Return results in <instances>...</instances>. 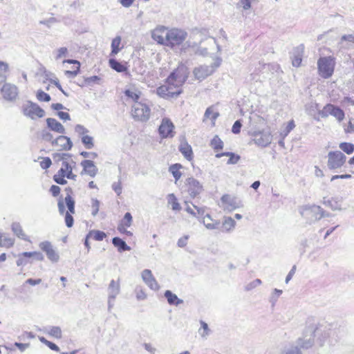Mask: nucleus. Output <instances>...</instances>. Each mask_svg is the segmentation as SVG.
I'll return each instance as SVG.
<instances>
[{
  "instance_id": "nucleus-64",
  "label": "nucleus",
  "mask_w": 354,
  "mask_h": 354,
  "mask_svg": "<svg viewBox=\"0 0 354 354\" xmlns=\"http://www.w3.org/2000/svg\"><path fill=\"white\" fill-rule=\"evenodd\" d=\"M342 41H347L350 43L354 44V35H344L342 37Z\"/></svg>"
},
{
  "instance_id": "nucleus-34",
  "label": "nucleus",
  "mask_w": 354,
  "mask_h": 354,
  "mask_svg": "<svg viewBox=\"0 0 354 354\" xmlns=\"http://www.w3.org/2000/svg\"><path fill=\"white\" fill-rule=\"evenodd\" d=\"M183 165L180 163H175L169 166V171L174 176L175 181L179 180L182 176L181 169Z\"/></svg>"
},
{
  "instance_id": "nucleus-33",
  "label": "nucleus",
  "mask_w": 354,
  "mask_h": 354,
  "mask_svg": "<svg viewBox=\"0 0 354 354\" xmlns=\"http://www.w3.org/2000/svg\"><path fill=\"white\" fill-rule=\"evenodd\" d=\"M193 73L195 79L199 81L203 80L209 75L208 69L203 66L194 68Z\"/></svg>"
},
{
  "instance_id": "nucleus-59",
  "label": "nucleus",
  "mask_w": 354,
  "mask_h": 354,
  "mask_svg": "<svg viewBox=\"0 0 354 354\" xmlns=\"http://www.w3.org/2000/svg\"><path fill=\"white\" fill-rule=\"evenodd\" d=\"M68 53V49L66 47H62L57 50V54L56 56L57 59H60L61 57L65 56Z\"/></svg>"
},
{
  "instance_id": "nucleus-23",
  "label": "nucleus",
  "mask_w": 354,
  "mask_h": 354,
  "mask_svg": "<svg viewBox=\"0 0 354 354\" xmlns=\"http://www.w3.org/2000/svg\"><path fill=\"white\" fill-rule=\"evenodd\" d=\"M254 142L259 146L266 147L271 142L270 135L262 132H258L255 133Z\"/></svg>"
},
{
  "instance_id": "nucleus-53",
  "label": "nucleus",
  "mask_w": 354,
  "mask_h": 354,
  "mask_svg": "<svg viewBox=\"0 0 354 354\" xmlns=\"http://www.w3.org/2000/svg\"><path fill=\"white\" fill-rule=\"evenodd\" d=\"M242 127V124H241V122L240 120H236L232 127V133H235V134H238L240 133L241 131V128Z\"/></svg>"
},
{
  "instance_id": "nucleus-42",
  "label": "nucleus",
  "mask_w": 354,
  "mask_h": 354,
  "mask_svg": "<svg viewBox=\"0 0 354 354\" xmlns=\"http://www.w3.org/2000/svg\"><path fill=\"white\" fill-rule=\"evenodd\" d=\"M219 225V230L223 232H229L234 229L236 223H216Z\"/></svg>"
},
{
  "instance_id": "nucleus-61",
  "label": "nucleus",
  "mask_w": 354,
  "mask_h": 354,
  "mask_svg": "<svg viewBox=\"0 0 354 354\" xmlns=\"http://www.w3.org/2000/svg\"><path fill=\"white\" fill-rule=\"evenodd\" d=\"M296 271V266H293L288 275L286 277V283H288L292 279V276L295 274Z\"/></svg>"
},
{
  "instance_id": "nucleus-6",
  "label": "nucleus",
  "mask_w": 354,
  "mask_h": 354,
  "mask_svg": "<svg viewBox=\"0 0 354 354\" xmlns=\"http://www.w3.org/2000/svg\"><path fill=\"white\" fill-rule=\"evenodd\" d=\"M336 62L333 56L321 57L317 60V71L324 79L331 77L334 73Z\"/></svg>"
},
{
  "instance_id": "nucleus-30",
  "label": "nucleus",
  "mask_w": 354,
  "mask_h": 354,
  "mask_svg": "<svg viewBox=\"0 0 354 354\" xmlns=\"http://www.w3.org/2000/svg\"><path fill=\"white\" fill-rule=\"evenodd\" d=\"M15 244V239L4 232H0V247L10 248Z\"/></svg>"
},
{
  "instance_id": "nucleus-52",
  "label": "nucleus",
  "mask_w": 354,
  "mask_h": 354,
  "mask_svg": "<svg viewBox=\"0 0 354 354\" xmlns=\"http://www.w3.org/2000/svg\"><path fill=\"white\" fill-rule=\"evenodd\" d=\"M52 164L51 160L48 157L44 158L41 161H40V166L42 169H46L50 167Z\"/></svg>"
},
{
  "instance_id": "nucleus-21",
  "label": "nucleus",
  "mask_w": 354,
  "mask_h": 354,
  "mask_svg": "<svg viewBox=\"0 0 354 354\" xmlns=\"http://www.w3.org/2000/svg\"><path fill=\"white\" fill-rule=\"evenodd\" d=\"M219 116V113L216 110L214 106H210L205 110L203 122L207 120H211L212 126L214 127L216 125V120Z\"/></svg>"
},
{
  "instance_id": "nucleus-55",
  "label": "nucleus",
  "mask_w": 354,
  "mask_h": 354,
  "mask_svg": "<svg viewBox=\"0 0 354 354\" xmlns=\"http://www.w3.org/2000/svg\"><path fill=\"white\" fill-rule=\"evenodd\" d=\"M136 298L138 300H145L147 298V295L142 288H136Z\"/></svg>"
},
{
  "instance_id": "nucleus-46",
  "label": "nucleus",
  "mask_w": 354,
  "mask_h": 354,
  "mask_svg": "<svg viewBox=\"0 0 354 354\" xmlns=\"http://www.w3.org/2000/svg\"><path fill=\"white\" fill-rule=\"evenodd\" d=\"M9 71V65L7 62L0 61V77L4 80L6 79V74Z\"/></svg>"
},
{
  "instance_id": "nucleus-20",
  "label": "nucleus",
  "mask_w": 354,
  "mask_h": 354,
  "mask_svg": "<svg viewBox=\"0 0 354 354\" xmlns=\"http://www.w3.org/2000/svg\"><path fill=\"white\" fill-rule=\"evenodd\" d=\"M83 167L82 174H86L91 177H94L97 173V168L94 165V162L90 160H85L81 162Z\"/></svg>"
},
{
  "instance_id": "nucleus-2",
  "label": "nucleus",
  "mask_w": 354,
  "mask_h": 354,
  "mask_svg": "<svg viewBox=\"0 0 354 354\" xmlns=\"http://www.w3.org/2000/svg\"><path fill=\"white\" fill-rule=\"evenodd\" d=\"M151 37L158 44L173 49L184 43L187 37V32L178 28L158 26L152 30Z\"/></svg>"
},
{
  "instance_id": "nucleus-15",
  "label": "nucleus",
  "mask_w": 354,
  "mask_h": 354,
  "mask_svg": "<svg viewBox=\"0 0 354 354\" xmlns=\"http://www.w3.org/2000/svg\"><path fill=\"white\" fill-rule=\"evenodd\" d=\"M322 113L325 116L333 115L337 120L342 121L344 120L345 114L342 109L332 104H327L324 106Z\"/></svg>"
},
{
  "instance_id": "nucleus-50",
  "label": "nucleus",
  "mask_w": 354,
  "mask_h": 354,
  "mask_svg": "<svg viewBox=\"0 0 354 354\" xmlns=\"http://www.w3.org/2000/svg\"><path fill=\"white\" fill-rule=\"evenodd\" d=\"M100 202L97 199H93L91 205V212L93 215H96L99 211Z\"/></svg>"
},
{
  "instance_id": "nucleus-31",
  "label": "nucleus",
  "mask_w": 354,
  "mask_h": 354,
  "mask_svg": "<svg viewBox=\"0 0 354 354\" xmlns=\"http://www.w3.org/2000/svg\"><path fill=\"white\" fill-rule=\"evenodd\" d=\"M12 230L19 239L31 242L28 236L23 231L19 223H13L12 225Z\"/></svg>"
},
{
  "instance_id": "nucleus-54",
  "label": "nucleus",
  "mask_w": 354,
  "mask_h": 354,
  "mask_svg": "<svg viewBox=\"0 0 354 354\" xmlns=\"http://www.w3.org/2000/svg\"><path fill=\"white\" fill-rule=\"evenodd\" d=\"M61 189L59 186L53 185L50 188V192L54 197H57L59 195Z\"/></svg>"
},
{
  "instance_id": "nucleus-24",
  "label": "nucleus",
  "mask_w": 354,
  "mask_h": 354,
  "mask_svg": "<svg viewBox=\"0 0 354 354\" xmlns=\"http://www.w3.org/2000/svg\"><path fill=\"white\" fill-rule=\"evenodd\" d=\"M279 354H303V353L295 344L289 343L281 347Z\"/></svg>"
},
{
  "instance_id": "nucleus-49",
  "label": "nucleus",
  "mask_w": 354,
  "mask_h": 354,
  "mask_svg": "<svg viewBox=\"0 0 354 354\" xmlns=\"http://www.w3.org/2000/svg\"><path fill=\"white\" fill-rule=\"evenodd\" d=\"M82 141L86 149H91L93 147V138L89 136H84L82 138Z\"/></svg>"
},
{
  "instance_id": "nucleus-16",
  "label": "nucleus",
  "mask_w": 354,
  "mask_h": 354,
  "mask_svg": "<svg viewBox=\"0 0 354 354\" xmlns=\"http://www.w3.org/2000/svg\"><path fill=\"white\" fill-rule=\"evenodd\" d=\"M141 277L145 283L152 290L157 291L160 286L153 277L151 271L149 269H145L141 272Z\"/></svg>"
},
{
  "instance_id": "nucleus-62",
  "label": "nucleus",
  "mask_w": 354,
  "mask_h": 354,
  "mask_svg": "<svg viewBox=\"0 0 354 354\" xmlns=\"http://www.w3.org/2000/svg\"><path fill=\"white\" fill-rule=\"evenodd\" d=\"M57 115L59 118L64 121L70 120V115L67 112L59 111Z\"/></svg>"
},
{
  "instance_id": "nucleus-28",
  "label": "nucleus",
  "mask_w": 354,
  "mask_h": 354,
  "mask_svg": "<svg viewBox=\"0 0 354 354\" xmlns=\"http://www.w3.org/2000/svg\"><path fill=\"white\" fill-rule=\"evenodd\" d=\"M209 145L216 153H221V151L224 148L223 141L217 135L214 136L210 140Z\"/></svg>"
},
{
  "instance_id": "nucleus-12",
  "label": "nucleus",
  "mask_w": 354,
  "mask_h": 354,
  "mask_svg": "<svg viewBox=\"0 0 354 354\" xmlns=\"http://www.w3.org/2000/svg\"><path fill=\"white\" fill-rule=\"evenodd\" d=\"M108 292V310L111 311L114 306L115 299L120 292V280L112 279L107 288Z\"/></svg>"
},
{
  "instance_id": "nucleus-27",
  "label": "nucleus",
  "mask_w": 354,
  "mask_h": 354,
  "mask_svg": "<svg viewBox=\"0 0 354 354\" xmlns=\"http://www.w3.org/2000/svg\"><path fill=\"white\" fill-rule=\"evenodd\" d=\"M63 62L73 64V66H72V70L66 71L65 75L71 77H75L79 73L80 70V62L75 59H66Z\"/></svg>"
},
{
  "instance_id": "nucleus-17",
  "label": "nucleus",
  "mask_w": 354,
  "mask_h": 354,
  "mask_svg": "<svg viewBox=\"0 0 354 354\" xmlns=\"http://www.w3.org/2000/svg\"><path fill=\"white\" fill-rule=\"evenodd\" d=\"M322 328V330L320 333H315V338L319 344L320 346H323L326 342L328 338L331 335L333 331L328 328L326 326L316 324V330Z\"/></svg>"
},
{
  "instance_id": "nucleus-43",
  "label": "nucleus",
  "mask_w": 354,
  "mask_h": 354,
  "mask_svg": "<svg viewBox=\"0 0 354 354\" xmlns=\"http://www.w3.org/2000/svg\"><path fill=\"white\" fill-rule=\"evenodd\" d=\"M124 94L127 97L129 98H131L133 101L138 102L140 96V93L137 90H131V89H127L124 91Z\"/></svg>"
},
{
  "instance_id": "nucleus-48",
  "label": "nucleus",
  "mask_w": 354,
  "mask_h": 354,
  "mask_svg": "<svg viewBox=\"0 0 354 354\" xmlns=\"http://www.w3.org/2000/svg\"><path fill=\"white\" fill-rule=\"evenodd\" d=\"M36 96L40 102H49L51 100L50 96L41 90L37 91Z\"/></svg>"
},
{
  "instance_id": "nucleus-7",
  "label": "nucleus",
  "mask_w": 354,
  "mask_h": 354,
  "mask_svg": "<svg viewBox=\"0 0 354 354\" xmlns=\"http://www.w3.org/2000/svg\"><path fill=\"white\" fill-rule=\"evenodd\" d=\"M327 167L330 170H336L344 166L346 156L340 151H330L327 156Z\"/></svg>"
},
{
  "instance_id": "nucleus-26",
  "label": "nucleus",
  "mask_w": 354,
  "mask_h": 354,
  "mask_svg": "<svg viewBox=\"0 0 354 354\" xmlns=\"http://www.w3.org/2000/svg\"><path fill=\"white\" fill-rule=\"evenodd\" d=\"M179 151L187 160L192 161L193 160L194 153L192 148L187 142H182L179 146Z\"/></svg>"
},
{
  "instance_id": "nucleus-45",
  "label": "nucleus",
  "mask_w": 354,
  "mask_h": 354,
  "mask_svg": "<svg viewBox=\"0 0 354 354\" xmlns=\"http://www.w3.org/2000/svg\"><path fill=\"white\" fill-rule=\"evenodd\" d=\"M131 223H120L118 226V230L121 234H125L128 236H131L133 234L132 232L128 230L127 229L130 227Z\"/></svg>"
},
{
  "instance_id": "nucleus-51",
  "label": "nucleus",
  "mask_w": 354,
  "mask_h": 354,
  "mask_svg": "<svg viewBox=\"0 0 354 354\" xmlns=\"http://www.w3.org/2000/svg\"><path fill=\"white\" fill-rule=\"evenodd\" d=\"M26 256H29L35 258L37 261H43L44 259V257L42 254L41 252L34 251V252H29V253H25Z\"/></svg>"
},
{
  "instance_id": "nucleus-14",
  "label": "nucleus",
  "mask_w": 354,
  "mask_h": 354,
  "mask_svg": "<svg viewBox=\"0 0 354 354\" xmlns=\"http://www.w3.org/2000/svg\"><path fill=\"white\" fill-rule=\"evenodd\" d=\"M39 248L46 253L47 258L53 263L59 259V255L50 241H42L39 245Z\"/></svg>"
},
{
  "instance_id": "nucleus-8",
  "label": "nucleus",
  "mask_w": 354,
  "mask_h": 354,
  "mask_svg": "<svg viewBox=\"0 0 354 354\" xmlns=\"http://www.w3.org/2000/svg\"><path fill=\"white\" fill-rule=\"evenodd\" d=\"M131 115L138 122H145L151 116V109L146 104L137 102L131 109Z\"/></svg>"
},
{
  "instance_id": "nucleus-63",
  "label": "nucleus",
  "mask_w": 354,
  "mask_h": 354,
  "mask_svg": "<svg viewBox=\"0 0 354 354\" xmlns=\"http://www.w3.org/2000/svg\"><path fill=\"white\" fill-rule=\"evenodd\" d=\"M302 62V59L300 56H295L292 61V65L295 67H299Z\"/></svg>"
},
{
  "instance_id": "nucleus-44",
  "label": "nucleus",
  "mask_w": 354,
  "mask_h": 354,
  "mask_svg": "<svg viewBox=\"0 0 354 354\" xmlns=\"http://www.w3.org/2000/svg\"><path fill=\"white\" fill-rule=\"evenodd\" d=\"M47 333L57 339L62 338V330L59 326H50L47 330Z\"/></svg>"
},
{
  "instance_id": "nucleus-41",
  "label": "nucleus",
  "mask_w": 354,
  "mask_h": 354,
  "mask_svg": "<svg viewBox=\"0 0 354 354\" xmlns=\"http://www.w3.org/2000/svg\"><path fill=\"white\" fill-rule=\"evenodd\" d=\"M339 147L343 152L348 155H351L354 152V145L351 142H340Z\"/></svg>"
},
{
  "instance_id": "nucleus-9",
  "label": "nucleus",
  "mask_w": 354,
  "mask_h": 354,
  "mask_svg": "<svg viewBox=\"0 0 354 354\" xmlns=\"http://www.w3.org/2000/svg\"><path fill=\"white\" fill-rule=\"evenodd\" d=\"M21 111L25 116L32 120L39 119L45 115V111L43 109L37 104L30 101L22 106Z\"/></svg>"
},
{
  "instance_id": "nucleus-1",
  "label": "nucleus",
  "mask_w": 354,
  "mask_h": 354,
  "mask_svg": "<svg viewBox=\"0 0 354 354\" xmlns=\"http://www.w3.org/2000/svg\"><path fill=\"white\" fill-rule=\"evenodd\" d=\"M188 70L184 65H179L166 79L165 83L156 89L157 94L165 99L174 98L182 92V86L188 77Z\"/></svg>"
},
{
  "instance_id": "nucleus-29",
  "label": "nucleus",
  "mask_w": 354,
  "mask_h": 354,
  "mask_svg": "<svg viewBox=\"0 0 354 354\" xmlns=\"http://www.w3.org/2000/svg\"><path fill=\"white\" fill-rule=\"evenodd\" d=\"M122 39L120 36H117L113 39L111 41V56H115L122 48L123 45L122 44Z\"/></svg>"
},
{
  "instance_id": "nucleus-32",
  "label": "nucleus",
  "mask_w": 354,
  "mask_h": 354,
  "mask_svg": "<svg viewBox=\"0 0 354 354\" xmlns=\"http://www.w3.org/2000/svg\"><path fill=\"white\" fill-rule=\"evenodd\" d=\"M113 245L118 248L119 252L129 251L131 248L127 245L126 242L119 237H114L112 239Z\"/></svg>"
},
{
  "instance_id": "nucleus-60",
  "label": "nucleus",
  "mask_w": 354,
  "mask_h": 354,
  "mask_svg": "<svg viewBox=\"0 0 354 354\" xmlns=\"http://www.w3.org/2000/svg\"><path fill=\"white\" fill-rule=\"evenodd\" d=\"M188 238L189 236L186 235L179 239L177 243L178 246L180 248L185 247L187 245Z\"/></svg>"
},
{
  "instance_id": "nucleus-37",
  "label": "nucleus",
  "mask_w": 354,
  "mask_h": 354,
  "mask_svg": "<svg viewBox=\"0 0 354 354\" xmlns=\"http://www.w3.org/2000/svg\"><path fill=\"white\" fill-rule=\"evenodd\" d=\"M25 253H29V252H24L17 255V260L16 261V264L17 266H24L28 263H31L29 260L31 257L26 256Z\"/></svg>"
},
{
  "instance_id": "nucleus-36",
  "label": "nucleus",
  "mask_w": 354,
  "mask_h": 354,
  "mask_svg": "<svg viewBox=\"0 0 354 354\" xmlns=\"http://www.w3.org/2000/svg\"><path fill=\"white\" fill-rule=\"evenodd\" d=\"M223 156H227L229 157V160H227V164H236L239 160H240V156L235 154L232 152H223V153H218L216 154V157L219 158Z\"/></svg>"
},
{
  "instance_id": "nucleus-11",
  "label": "nucleus",
  "mask_w": 354,
  "mask_h": 354,
  "mask_svg": "<svg viewBox=\"0 0 354 354\" xmlns=\"http://www.w3.org/2000/svg\"><path fill=\"white\" fill-rule=\"evenodd\" d=\"M185 187V192L193 198L198 196L203 190L201 183L193 177L186 179Z\"/></svg>"
},
{
  "instance_id": "nucleus-47",
  "label": "nucleus",
  "mask_w": 354,
  "mask_h": 354,
  "mask_svg": "<svg viewBox=\"0 0 354 354\" xmlns=\"http://www.w3.org/2000/svg\"><path fill=\"white\" fill-rule=\"evenodd\" d=\"M295 127V121L293 120H290L286 125L285 129L281 133L283 137H286L288 133Z\"/></svg>"
},
{
  "instance_id": "nucleus-19",
  "label": "nucleus",
  "mask_w": 354,
  "mask_h": 354,
  "mask_svg": "<svg viewBox=\"0 0 354 354\" xmlns=\"http://www.w3.org/2000/svg\"><path fill=\"white\" fill-rule=\"evenodd\" d=\"M187 211L194 215L197 219L210 218L209 213L205 207H199L194 205L193 207H187Z\"/></svg>"
},
{
  "instance_id": "nucleus-18",
  "label": "nucleus",
  "mask_w": 354,
  "mask_h": 354,
  "mask_svg": "<svg viewBox=\"0 0 354 354\" xmlns=\"http://www.w3.org/2000/svg\"><path fill=\"white\" fill-rule=\"evenodd\" d=\"M53 145L59 151H68L71 149L73 144L69 138L59 136L53 142Z\"/></svg>"
},
{
  "instance_id": "nucleus-22",
  "label": "nucleus",
  "mask_w": 354,
  "mask_h": 354,
  "mask_svg": "<svg viewBox=\"0 0 354 354\" xmlns=\"http://www.w3.org/2000/svg\"><path fill=\"white\" fill-rule=\"evenodd\" d=\"M48 127L53 131L63 134L65 132L64 126L55 118H48L46 119Z\"/></svg>"
},
{
  "instance_id": "nucleus-4",
  "label": "nucleus",
  "mask_w": 354,
  "mask_h": 354,
  "mask_svg": "<svg viewBox=\"0 0 354 354\" xmlns=\"http://www.w3.org/2000/svg\"><path fill=\"white\" fill-rule=\"evenodd\" d=\"M64 191L65 198L58 201L59 211L65 215V221H73V214L75 212L74 192L71 187H66Z\"/></svg>"
},
{
  "instance_id": "nucleus-58",
  "label": "nucleus",
  "mask_w": 354,
  "mask_h": 354,
  "mask_svg": "<svg viewBox=\"0 0 354 354\" xmlns=\"http://www.w3.org/2000/svg\"><path fill=\"white\" fill-rule=\"evenodd\" d=\"M15 346L17 348H18V349L21 352H24L26 348H28L30 346V344L29 343L24 344V343L15 342Z\"/></svg>"
},
{
  "instance_id": "nucleus-35",
  "label": "nucleus",
  "mask_w": 354,
  "mask_h": 354,
  "mask_svg": "<svg viewBox=\"0 0 354 354\" xmlns=\"http://www.w3.org/2000/svg\"><path fill=\"white\" fill-rule=\"evenodd\" d=\"M164 295L170 305L178 306L183 302L182 299L178 298L177 295L173 293L171 290H166Z\"/></svg>"
},
{
  "instance_id": "nucleus-5",
  "label": "nucleus",
  "mask_w": 354,
  "mask_h": 354,
  "mask_svg": "<svg viewBox=\"0 0 354 354\" xmlns=\"http://www.w3.org/2000/svg\"><path fill=\"white\" fill-rule=\"evenodd\" d=\"M316 330V324H310L307 325L304 330L302 337L297 339V340L294 342L299 348L301 350L308 349L311 348L315 342V333H320L322 329L319 328Z\"/></svg>"
},
{
  "instance_id": "nucleus-39",
  "label": "nucleus",
  "mask_w": 354,
  "mask_h": 354,
  "mask_svg": "<svg viewBox=\"0 0 354 354\" xmlns=\"http://www.w3.org/2000/svg\"><path fill=\"white\" fill-rule=\"evenodd\" d=\"M167 202L173 210L180 209V205L178 202V199L174 194H170L167 196Z\"/></svg>"
},
{
  "instance_id": "nucleus-57",
  "label": "nucleus",
  "mask_w": 354,
  "mask_h": 354,
  "mask_svg": "<svg viewBox=\"0 0 354 354\" xmlns=\"http://www.w3.org/2000/svg\"><path fill=\"white\" fill-rule=\"evenodd\" d=\"M281 294H282L281 290H279L277 288L274 289L272 297H271V301L273 302H275Z\"/></svg>"
},
{
  "instance_id": "nucleus-13",
  "label": "nucleus",
  "mask_w": 354,
  "mask_h": 354,
  "mask_svg": "<svg viewBox=\"0 0 354 354\" xmlns=\"http://www.w3.org/2000/svg\"><path fill=\"white\" fill-rule=\"evenodd\" d=\"M1 93L4 100L12 102L17 98L19 90L16 85L6 82L1 88Z\"/></svg>"
},
{
  "instance_id": "nucleus-3",
  "label": "nucleus",
  "mask_w": 354,
  "mask_h": 354,
  "mask_svg": "<svg viewBox=\"0 0 354 354\" xmlns=\"http://www.w3.org/2000/svg\"><path fill=\"white\" fill-rule=\"evenodd\" d=\"M53 158L55 164L60 165L57 172L53 176V180L59 185H66L67 180H75L77 174L74 171L76 169V162L73 159L72 155L64 153H55Z\"/></svg>"
},
{
  "instance_id": "nucleus-38",
  "label": "nucleus",
  "mask_w": 354,
  "mask_h": 354,
  "mask_svg": "<svg viewBox=\"0 0 354 354\" xmlns=\"http://www.w3.org/2000/svg\"><path fill=\"white\" fill-rule=\"evenodd\" d=\"M106 236V234L104 232L100 230H91L87 234V238H91L98 241H102Z\"/></svg>"
},
{
  "instance_id": "nucleus-56",
  "label": "nucleus",
  "mask_w": 354,
  "mask_h": 354,
  "mask_svg": "<svg viewBox=\"0 0 354 354\" xmlns=\"http://www.w3.org/2000/svg\"><path fill=\"white\" fill-rule=\"evenodd\" d=\"M344 131L346 133H354V121L349 120V122H348V124L344 128Z\"/></svg>"
},
{
  "instance_id": "nucleus-10",
  "label": "nucleus",
  "mask_w": 354,
  "mask_h": 354,
  "mask_svg": "<svg viewBox=\"0 0 354 354\" xmlns=\"http://www.w3.org/2000/svg\"><path fill=\"white\" fill-rule=\"evenodd\" d=\"M158 132L162 139L172 138L176 135L175 126L169 118L162 119Z\"/></svg>"
},
{
  "instance_id": "nucleus-40",
  "label": "nucleus",
  "mask_w": 354,
  "mask_h": 354,
  "mask_svg": "<svg viewBox=\"0 0 354 354\" xmlns=\"http://www.w3.org/2000/svg\"><path fill=\"white\" fill-rule=\"evenodd\" d=\"M200 324L201 327L198 330V333L202 338L207 339L211 333V330L209 329L207 324L204 321L201 320Z\"/></svg>"
},
{
  "instance_id": "nucleus-25",
  "label": "nucleus",
  "mask_w": 354,
  "mask_h": 354,
  "mask_svg": "<svg viewBox=\"0 0 354 354\" xmlns=\"http://www.w3.org/2000/svg\"><path fill=\"white\" fill-rule=\"evenodd\" d=\"M109 65L113 70L118 73L127 72L128 71V66L127 62H120L113 58L109 59Z\"/></svg>"
}]
</instances>
